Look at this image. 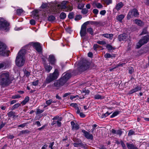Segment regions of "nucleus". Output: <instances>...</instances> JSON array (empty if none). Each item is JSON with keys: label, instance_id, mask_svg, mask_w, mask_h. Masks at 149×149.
Segmentation results:
<instances>
[{"label": "nucleus", "instance_id": "53", "mask_svg": "<svg viewBox=\"0 0 149 149\" xmlns=\"http://www.w3.org/2000/svg\"><path fill=\"white\" fill-rule=\"evenodd\" d=\"M81 16L80 15H77L75 18V20H78L80 19L81 18Z\"/></svg>", "mask_w": 149, "mask_h": 149}, {"label": "nucleus", "instance_id": "56", "mask_svg": "<svg viewBox=\"0 0 149 149\" xmlns=\"http://www.w3.org/2000/svg\"><path fill=\"white\" fill-rule=\"evenodd\" d=\"M24 73L27 77H29L30 75V72L26 70L24 71Z\"/></svg>", "mask_w": 149, "mask_h": 149}, {"label": "nucleus", "instance_id": "52", "mask_svg": "<svg viewBox=\"0 0 149 149\" xmlns=\"http://www.w3.org/2000/svg\"><path fill=\"white\" fill-rule=\"evenodd\" d=\"M29 131L28 130H25L21 131L20 133L22 134H25L29 133Z\"/></svg>", "mask_w": 149, "mask_h": 149}, {"label": "nucleus", "instance_id": "64", "mask_svg": "<svg viewBox=\"0 0 149 149\" xmlns=\"http://www.w3.org/2000/svg\"><path fill=\"white\" fill-rule=\"evenodd\" d=\"M106 13V11L105 10H101L100 12V14L102 15H104Z\"/></svg>", "mask_w": 149, "mask_h": 149}, {"label": "nucleus", "instance_id": "9", "mask_svg": "<svg viewBox=\"0 0 149 149\" xmlns=\"http://www.w3.org/2000/svg\"><path fill=\"white\" fill-rule=\"evenodd\" d=\"M34 47L36 51L38 52H41L42 51V47L40 44L38 42H32L29 43Z\"/></svg>", "mask_w": 149, "mask_h": 149}, {"label": "nucleus", "instance_id": "60", "mask_svg": "<svg viewBox=\"0 0 149 149\" xmlns=\"http://www.w3.org/2000/svg\"><path fill=\"white\" fill-rule=\"evenodd\" d=\"M70 106L74 107L75 109L78 107V105L76 103H72L70 104Z\"/></svg>", "mask_w": 149, "mask_h": 149}, {"label": "nucleus", "instance_id": "21", "mask_svg": "<svg viewBox=\"0 0 149 149\" xmlns=\"http://www.w3.org/2000/svg\"><path fill=\"white\" fill-rule=\"evenodd\" d=\"M123 6V4L122 2H120L117 4L115 8V9L118 11Z\"/></svg>", "mask_w": 149, "mask_h": 149}, {"label": "nucleus", "instance_id": "49", "mask_svg": "<svg viewBox=\"0 0 149 149\" xmlns=\"http://www.w3.org/2000/svg\"><path fill=\"white\" fill-rule=\"evenodd\" d=\"M100 47V46L97 44H94L93 46V48L95 51H97V49Z\"/></svg>", "mask_w": 149, "mask_h": 149}, {"label": "nucleus", "instance_id": "20", "mask_svg": "<svg viewBox=\"0 0 149 149\" xmlns=\"http://www.w3.org/2000/svg\"><path fill=\"white\" fill-rule=\"evenodd\" d=\"M44 67L45 71L47 73L49 72L52 68V67L50 65L47 64L45 65Z\"/></svg>", "mask_w": 149, "mask_h": 149}, {"label": "nucleus", "instance_id": "19", "mask_svg": "<svg viewBox=\"0 0 149 149\" xmlns=\"http://www.w3.org/2000/svg\"><path fill=\"white\" fill-rule=\"evenodd\" d=\"M126 144L128 149H138V148L132 143H127Z\"/></svg>", "mask_w": 149, "mask_h": 149}, {"label": "nucleus", "instance_id": "37", "mask_svg": "<svg viewBox=\"0 0 149 149\" xmlns=\"http://www.w3.org/2000/svg\"><path fill=\"white\" fill-rule=\"evenodd\" d=\"M148 33L147 29L145 28H144L142 30L141 33L139 34V36H141L143 35L147 34Z\"/></svg>", "mask_w": 149, "mask_h": 149}, {"label": "nucleus", "instance_id": "29", "mask_svg": "<svg viewBox=\"0 0 149 149\" xmlns=\"http://www.w3.org/2000/svg\"><path fill=\"white\" fill-rule=\"evenodd\" d=\"M94 98L95 99H103L104 97L99 94H96L94 96Z\"/></svg>", "mask_w": 149, "mask_h": 149}, {"label": "nucleus", "instance_id": "54", "mask_svg": "<svg viewBox=\"0 0 149 149\" xmlns=\"http://www.w3.org/2000/svg\"><path fill=\"white\" fill-rule=\"evenodd\" d=\"M52 100H51V99L49 100L46 101V104L48 105H50L52 103Z\"/></svg>", "mask_w": 149, "mask_h": 149}, {"label": "nucleus", "instance_id": "1", "mask_svg": "<svg viewBox=\"0 0 149 149\" xmlns=\"http://www.w3.org/2000/svg\"><path fill=\"white\" fill-rule=\"evenodd\" d=\"M12 80L8 72H1L0 73V85L3 87L7 86L12 82Z\"/></svg>", "mask_w": 149, "mask_h": 149}, {"label": "nucleus", "instance_id": "23", "mask_svg": "<svg viewBox=\"0 0 149 149\" xmlns=\"http://www.w3.org/2000/svg\"><path fill=\"white\" fill-rule=\"evenodd\" d=\"M102 36L107 38L112 39L113 36L112 34L105 33L102 35Z\"/></svg>", "mask_w": 149, "mask_h": 149}, {"label": "nucleus", "instance_id": "7", "mask_svg": "<svg viewBox=\"0 0 149 149\" xmlns=\"http://www.w3.org/2000/svg\"><path fill=\"white\" fill-rule=\"evenodd\" d=\"M66 1H63L60 4H58L57 7H56V11H58V10H57V9H65L66 11H71L72 10L73 8L72 6L66 5Z\"/></svg>", "mask_w": 149, "mask_h": 149}, {"label": "nucleus", "instance_id": "10", "mask_svg": "<svg viewBox=\"0 0 149 149\" xmlns=\"http://www.w3.org/2000/svg\"><path fill=\"white\" fill-rule=\"evenodd\" d=\"M63 74V77L60 79L61 80L63 81L64 84L71 77V73H68L64 74Z\"/></svg>", "mask_w": 149, "mask_h": 149}, {"label": "nucleus", "instance_id": "57", "mask_svg": "<svg viewBox=\"0 0 149 149\" xmlns=\"http://www.w3.org/2000/svg\"><path fill=\"white\" fill-rule=\"evenodd\" d=\"M20 97V96L19 95H15L13 96L11 98L13 99H15L16 98H19Z\"/></svg>", "mask_w": 149, "mask_h": 149}, {"label": "nucleus", "instance_id": "35", "mask_svg": "<svg viewBox=\"0 0 149 149\" xmlns=\"http://www.w3.org/2000/svg\"><path fill=\"white\" fill-rule=\"evenodd\" d=\"M111 113H111H109L108 111L106 113H103L101 116V118H105L107 116H108Z\"/></svg>", "mask_w": 149, "mask_h": 149}, {"label": "nucleus", "instance_id": "3", "mask_svg": "<svg viewBox=\"0 0 149 149\" xmlns=\"http://www.w3.org/2000/svg\"><path fill=\"white\" fill-rule=\"evenodd\" d=\"M59 75V70L58 69H56L52 73L49 74L47 76L45 80L47 84L50 83L56 79L58 77Z\"/></svg>", "mask_w": 149, "mask_h": 149}, {"label": "nucleus", "instance_id": "40", "mask_svg": "<svg viewBox=\"0 0 149 149\" xmlns=\"http://www.w3.org/2000/svg\"><path fill=\"white\" fill-rule=\"evenodd\" d=\"M81 141L80 140L79 141V143H73V145L76 147H78L80 146Z\"/></svg>", "mask_w": 149, "mask_h": 149}, {"label": "nucleus", "instance_id": "34", "mask_svg": "<svg viewBox=\"0 0 149 149\" xmlns=\"http://www.w3.org/2000/svg\"><path fill=\"white\" fill-rule=\"evenodd\" d=\"M20 105V104L19 103H17L13 106L11 108V109L12 110H14L18 108Z\"/></svg>", "mask_w": 149, "mask_h": 149}, {"label": "nucleus", "instance_id": "45", "mask_svg": "<svg viewBox=\"0 0 149 149\" xmlns=\"http://www.w3.org/2000/svg\"><path fill=\"white\" fill-rule=\"evenodd\" d=\"M133 16L132 15V12L130 11L129 12L128 14L127 15V19H129L132 17V16Z\"/></svg>", "mask_w": 149, "mask_h": 149}, {"label": "nucleus", "instance_id": "25", "mask_svg": "<svg viewBox=\"0 0 149 149\" xmlns=\"http://www.w3.org/2000/svg\"><path fill=\"white\" fill-rule=\"evenodd\" d=\"M104 57L106 58H114L115 57V54L111 55L109 53H106L104 55Z\"/></svg>", "mask_w": 149, "mask_h": 149}, {"label": "nucleus", "instance_id": "42", "mask_svg": "<svg viewBox=\"0 0 149 149\" xmlns=\"http://www.w3.org/2000/svg\"><path fill=\"white\" fill-rule=\"evenodd\" d=\"M74 14L72 12L70 13L68 15V17L70 19H72L74 17Z\"/></svg>", "mask_w": 149, "mask_h": 149}, {"label": "nucleus", "instance_id": "43", "mask_svg": "<svg viewBox=\"0 0 149 149\" xmlns=\"http://www.w3.org/2000/svg\"><path fill=\"white\" fill-rule=\"evenodd\" d=\"M81 12L83 14H86L88 12V10L86 8H83Z\"/></svg>", "mask_w": 149, "mask_h": 149}, {"label": "nucleus", "instance_id": "39", "mask_svg": "<svg viewBox=\"0 0 149 149\" xmlns=\"http://www.w3.org/2000/svg\"><path fill=\"white\" fill-rule=\"evenodd\" d=\"M120 144L123 149H127L125 143L122 140L120 141Z\"/></svg>", "mask_w": 149, "mask_h": 149}, {"label": "nucleus", "instance_id": "58", "mask_svg": "<svg viewBox=\"0 0 149 149\" xmlns=\"http://www.w3.org/2000/svg\"><path fill=\"white\" fill-rule=\"evenodd\" d=\"M75 109L77 110L76 113L77 114H79L80 112V110L81 109L80 107H79L78 106Z\"/></svg>", "mask_w": 149, "mask_h": 149}, {"label": "nucleus", "instance_id": "4", "mask_svg": "<svg viewBox=\"0 0 149 149\" xmlns=\"http://www.w3.org/2000/svg\"><path fill=\"white\" fill-rule=\"evenodd\" d=\"M10 24L3 17H0V30L8 31L10 28Z\"/></svg>", "mask_w": 149, "mask_h": 149}, {"label": "nucleus", "instance_id": "16", "mask_svg": "<svg viewBox=\"0 0 149 149\" xmlns=\"http://www.w3.org/2000/svg\"><path fill=\"white\" fill-rule=\"evenodd\" d=\"M118 38L120 41L126 40L127 39V35L125 33L120 35L118 36Z\"/></svg>", "mask_w": 149, "mask_h": 149}, {"label": "nucleus", "instance_id": "48", "mask_svg": "<svg viewBox=\"0 0 149 149\" xmlns=\"http://www.w3.org/2000/svg\"><path fill=\"white\" fill-rule=\"evenodd\" d=\"M93 22L92 21H87L85 22L82 25L84 26H86L91 23V24Z\"/></svg>", "mask_w": 149, "mask_h": 149}, {"label": "nucleus", "instance_id": "59", "mask_svg": "<svg viewBox=\"0 0 149 149\" xmlns=\"http://www.w3.org/2000/svg\"><path fill=\"white\" fill-rule=\"evenodd\" d=\"M30 23L32 25H34L35 24V21L33 19H31L30 21Z\"/></svg>", "mask_w": 149, "mask_h": 149}, {"label": "nucleus", "instance_id": "13", "mask_svg": "<svg viewBox=\"0 0 149 149\" xmlns=\"http://www.w3.org/2000/svg\"><path fill=\"white\" fill-rule=\"evenodd\" d=\"M86 26L82 25L80 32L81 36L82 38H83L86 35Z\"/></svg>", "mask_w": 149, "mask_h": 149}, {"label": "nucleus", "instance_id": "31", "mask_svg": "<svg viewBox=\"0 0 149 149\" xmlns=\"http://www.w3.org/2000/svg\"><path fill=\"white\" fill-rule=\"evenodd\" d=\"M23 11L22 8L18 9L16 10V14L18 15H20Z\"/></svg>", "mask_w": 149, "mask_h": 149}, {"label": "nucleus", "instance_id": "38", "mask_svg": "<svg viewBox=\"0 0 149 149\" xmlns=\"http://www.w3.org/2000/svg\"><path fill=\"white\" fill-rule=\"evenodd\" d=\"M66 14L65 13L62 12L60 15V17L61 19H64L66 17Z\"/></svg>", "mask_w": 149, "mask_h": 149}, {"label": "nucleus", "instance_id": "15", "mask_svg": "<svg viewBox=\"0 0 149 149\" xmlns=\"http://www.w3.org/2000/svg\"><path fill=\"white\" fill-rule=\"evenodd\" d=\"M48 61L52 65H54L56 63V59L53 55H50L49 56Z\"/></svg>", "mask_w": 149, "mask_h": 149}, {"label": "nucleus", "instance_id": "17", "mask_svg": "<svg viewBox=\"0 0 149 149\" xmlns=\"http://www.w3.org/2000/svg\"><path fill=\"white\" fill-rule=\"evenodd\" d=\"M141 86H137L134 88H133L129 92V94H132L138 91L141 90Z\"/></svg>", "mask_w": 149, "mask_h": 149}, {"label": "nucleus", "instance_id": "36", "mask_svg": "<svg viewBox=\"0 0 149 149\" xmlns=\"http://www.w3.org/2000/svg\"><path fill=\"white\" fill-rule=\"evenodd\" d=\"M55 19V17L53 15H50L48 17V20L49 21L52 22Z\"/></svg>", "mask_w": 149, "mask_h": 149}, {"label": "nucleus", "instance_id": "22", "mask_svg": "<svg viewBox=\"0 0 149 149\" xmlns=\"http://www.w3.org/2000/svg\"><path fill=\"white\" fill-rule=\"evenodd\" d=\"M106 48L108 49V51H109V52L112 53L113 50L116 49L115 47H113L111 45L109 44H107L106 46Z\"/></svg>", "mask_w": 149, "mask_h": 149}, {"label": "nucleus", "instance_id": "33", "mask_svg": "<svg viewBox=\"0 0 149 149\" xmlns=\"http://www.w3.org/2000/svg\"><path fill=\"white\" fill-rule=\"evenodd\" d=\"M29 97L28 96H26L25 97V99L21 103L23 104L24 105H25L29 101Z\"/></svg>", "mask_w": 149, "mask_h": 149}, {"label": "nucleus", "instance_id": "12", "mask_svg": "<svg viewBox=\"0 0 149 149\" xmlns=\"http://www.w3.org/2000/svg\"><path fill=\"white\" fill-rule=\"evenodd\" d=\"M63 81L60 79L59 80L55 81L54 83L53 86L54 87L58 88L59 87L63 86L64 84Z\"/></svg>", "mask_w": 149, "mask_h": 149}, {"label": "nucleus", "instance_id": "61", "mask_svg": "<svg viewBox=\"0 0 149 149\" xmlns=\"http://www.w3.org/2000/svg\"><path fill=\"white\" fill-rule=\"evenodd\" d=\"M38 80H36L35 81H34L32 82V84L34 86H36L38 85Z\"/></svg>", "mask_w": 149, "mask_h": 149}, {"label": "nucleus", "instance_id": "41", "mask_svg": "<svg viewBox=\"0 0 149 149\" xmlns=\"http://www.w3.org/2000/svg\"><path fill=\"white\" fill-rule=\"evenodd\" d=\"M96 7L98 8H101L103 7V6L100 3H97L95 4Z\"/></svg>", "mask_w": 149, "mask_h": 149}, {"label": "nucleus", "instance_id": "63", "mask_svg": "<svg viewBox=\"0 0 149 149\" xmlns=\"http://www.w3.org/2000/svg\"><path fill=\"white\" fill-rule=\"evenodd\" d=\"M34 125H37L38 127L41 126V124L39 121H37L34 124Z\"/></svg>", "mask_w": 149, "mask_h": 149}, {"label": "nucleus", "instance_id": "8", "mask_svg": "<svg viewBox=\"0 0 149 149\" xmlns=\"http://www.w3.org/2000/svg\"><path fill=\"white\" fill-rule=\"evenodd\" d=\"M149 41V36L146 35L143 37L139 41L136 45L137 48H139L143 45L147 43Z\"/></svg>", "mask_w": 149, "mask_h": 149}, {"label": "nucleus", "instance_id": "30", "mask_svg": "<svg viewBox=\"0 0 149 149\" xmlns=\"http://www.w3.org/2000/svg\"><path fill=\"white\" fill-rule=\"evenodd\" d=\"M120 112V111H118L114 112L110 116V118H112L116 116Z\"/></svg>", "mask_w": 149, "mask_h": 149}, {"label": "nucleus", "instance_id": "28", "mask_svg": "<svg viewBox=\"0 0 149 149\" xmlns=\"http://www.w3.org/2000/svg\"><path fill=\"white\" fill-rule=\"evenodd\" d=\"M7 114L8 116L10 117H13L14 118L15 116V112L13 111H10L8 112Z\"/></svg>", "mask_w": 149, "mask_h": 149}, {"label": "nucleus", "instance_id": "47", "mask_svg": "<svg viewBox=\"0 0 149 149\" xmlns=\"http://www.w3.org/2000/svg\"><path fill=\"white\" fill-rule=\"evenodd\" d=\"M97 43L100 45H104L106 44V42L104 41H98Z\"/></svg>", "mask_w": 149, "mask_h": 149}, {"label": "nucleus", "instance_id": "5", "mask_svg": "<svg viewBox=\"0 0 149 149\" xmlns=\"http://www.w3.org/2000/svg\"><path fill=\"white\" fill-rule=\"evenodd\" d=\"M6 48V45L4 43L0 41V55L4 56H9L10 52L9 50L7 51Z\"/></svg>", "mask_w": 149, "mask_h": 149}, {"label": "nucleus", "instance_id": "14", "mask_svg": "<svg viewBox=\"0 0 149 149\" xmlns=\"http://www.w3.org/2000/svg\"><path fill=\"white\" fill-rule=\"evenodd\" d=\"M110 132L113 134L118 135L119 136H121L123 133V131L121 129L118 130H115L113 129H112L110 130Z\"/></svg>", "mask_w": 149, "mask_h": 149}, {"label": "nucleus", "instance_id": "24", "mask_svg": "<svg viewBox=\"0 0 149 149\" xmlns=\"http://www.w3.org/2000/svg\"><path fill=\"white\" fill-rule=\"evenodd\" d=\"M130 11L132 12V15L135 17L139 15L137 10L136 8H134Z\"/></svg>", "mask_w": 149, "mask_h": 149}, {"label": "nucleus", "instance_id": "2", "mask_svg": "<svg viewBox=\"0 0 149 149\" xmlns=\"http://www.w3.org/2000/svg\"><path fill=\"white\" fill-rule=\"evenodd\" d=\"M26 50L21 49L18 52L15 60L16 65L18 67H22L25 61V54Z\"/></svg>", "mask_w": 149, "mask_h": 149}, {"label": "nucleus", "instance_id": "11", "mask_svg": "<svg viewBox=\"0 0 149 149\" xmlns=\"http://www.w3.org/2000/svg\"><path fill=\"white\" fill-rule=\"evenodd\" d=\"M84 136L87 139L92 140L93 139V135L84 130H82Z\"/></svg>", "mask_w": 149, "mask_h": 149}, {"label": "nucleus", "instance_id": "62", "mask_svg": "<svg viewBox=\"0 0 149 149\" xmlns=\"http://www.w3.org/2000/svg\"><path fill=\"white\" fill-rule=\"evenodd\" d=\"M86 144H83L82 143V141H81L80 147H81L82 148H84V149H86Z\"/></svg>", "mask_w": 149, "mask_h": 149}, {"label": "nucleus", "instance_id": "44", "mask_svg": "<svg viewBox=\"0 0 149 149\" xmlns=\"http://www.w3.org/2000/svg\"><path fill=\"white\" fill-rule=\"evenodd\" d=\"M135 132L132 130H130L128 132V135L131 136L133 134H134Z\"/></svg>", "mask_w": 149, "mask_h": 149}, {"label": "nucleus", "instance_id": "6", "mask_svg": "<svg viewBox=\"0 0 149 149\" xmlns=\"http://www.w3.org/2000/svg\"><path fill=\"white\" fill-rule=\"evenodd\" d=\"M89 63L86 60L81 61L78 68V70L80 72L84 71L89 68Z\"/></svg>", "mask_w": 149, "mask_h": 149}, {"label": "nucleus", "instance_id": "51", "mask_svg": "<svg viewBox=\"0 0 149 149\" xmlns=\"http://www.w3.org/2000/svg\"><path fill=\"white\" fill-rule=\"evenodd\" d=\"M43 111H44V110H41V109H38L37 110L36 114H40L42 113Z\"/></svg>", "mask_w": 149, "mask_h": 149}, {"label": "nucleus", "instance_id": "26", "mask_svg": "<svg viewBox=\"0 0 149 149\" xmlns=\"http://www.w3.org/2000/svg\"><path fill=\"white\" fill-rule=\"evenodd\" d=\"M135 23L140 26H142L143 25V23L140 20L136 19L134 21Z\"/></svg>", "mask_w": 149, "mask_h": 149}, {"label": "nucleus", "instance_id": "50", "mask_svg": "<svg viewBox=\"0 0 149 149\" xmlns=\"http://www.w3.org/2000/svg\"><path fill=\"white\" fill-rule=\"evenodd\" d=\"M104 2L107 5H108L112 3V0H105Z\"/></svg>", "mask_w": 149, "mask_h": 149}, {"label": "nucleus", "instance_id": "32", "mask_svg": "<svg viewBox=\"0 0 149 149\" xmlns=\"http://www.w3.org/2000/svg\"><path fill=\"white\" fill-rule=\"evenodd\" d=\"M124 16L123 15H120L118 16L116 18L117 20L121 22L124 18Z\"/></svg>", "mask_w": 149, "mask_h": 149}, {"label": "nucleus", "instance_id": "18", "mask_svg": "<svg viewBox=\"0 0 149 149\" xmlns=\"http://www.w3.org/2000/svg\"><path fill=\"white\" fill-rule=\"evenodd\" d=\"M71 124L72 126V129L73 130H77L79 128V126L78 124H75L74 122L71 121Z\"/></svg>", "mask_w": 149, "mask_h": 149}, {"label": "nucleus", "instance_id": "46", "mask_svg": "<svg viewBox=\"0 0 149 149\" xmlns=\"http://www.w3.org/2000/svg\"><path fill=\"white\" fill-rule=\"evenodd\" d=\"M6 65V63L4 62H2L0 63V69H3Z\"/></svg>", "mask_w": 149, "mask_h": 149}, {"label": "nucleus", "instance_id": "55", "mask_svg": "<svg viewBox=\"0 0 149 149\" xmlns=\"http://www.w3.org/2000/svg\"><path fill=\"white\" fill-rule=\"evenodd\" d=\"M99 12L98 10L96 9H94L93 10V13L96 15L98 14Z\"/></svg>", "mask_w": 149, "mask_h": 149}, {"label": "nucleus", "instance_id": "27", "mask_svg": "<svg viewBox=\"0 0 149 149\" xmlns=\"http://www.w3.org/2000/svg\"><path fill=\"white\" fill-rule=\"evenodd\" d=\"M87 31L88 33L93 35L94 34V32L93 29L91 27H88L87 29Z\"/></svg>", "mask_w": 149, "mask_h": 149}]
</instances>
